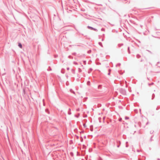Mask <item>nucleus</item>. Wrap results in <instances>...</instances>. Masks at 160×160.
<instances>
[{
    "label": "nucleus",
    "instance_id": "obj_1",
    "mask_svg": "<svg viewBox=\"0 0 160 160\" xmlns=\"http://www.w3.org/2000/svg\"><path fill=\"white\" fill-rule=\"evenodd\" d=\"M18 46L20 47L21 48H22V44L20 43H19L18 44Z\"/></svg>",
    "mask_w": 160,
    "mask_h": 160
},
{
    "label": "nucleus",
    "instance_id": "obj_3",
    "mask_svg": "<svg viewBox=\"0 0 160 160\" xmlns=\"http://www.w3.org/2000/svg\"><path fill=\"white\" fill-rule=\"evenodd\" d=\"M84 127H85L86 126H85V124H84Z\"/></svg>",
    "mask_w": 160,
    "mask_h": 160
},
{
    "label": "nucleus",
    "instance_id": "obj_2",
    "mask_svg": "<svg viewBox=\"0 0 160 160\" xmlns=\"http://www.w3.org/2000/svg\"><path fill=\"white\" fill-rule=\"evenodd\" d=\"M88 28H91L92 29V28H91V27H88Z\"/></svg>",
    "mask_w": 160,
    "mask_h": 160
}]
</instances>
